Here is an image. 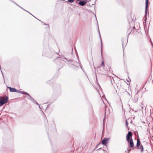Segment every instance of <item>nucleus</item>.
I'll return each mask as SVG.
<instances>
[{
  "label": "nucleus",
  "instance_id": "obj_4",
  "mask_svg": "<svg viewBox=\"0 0 153 153\" xmlns=\"http://www.w3.org/2000/svg\"><path fill=\"white\" fill-rule=\"evenodd\" d=\"M88 1L87 0H76V2L78 3L80 6H83L85 5Z\"/></svg>",
  "mask_w": 153,
  "mask_h": 153
},
{
  "label": "nucleus",
  "instance_id": "obj_2",
  "mask_svg": "<svg viewBox=\"0 0 153 153\" xmlns=\"http://www.w3.org/2000/svg\"><path fill=\"white\" fill-rule=\"evenodd\" d=\"M128 144L129 146L131 148H136L140 150L141 153H143L144 152V148L143 146L141 144L139 138L137 140V143L136 145L134 147V143L133 139L132 138L130 139Z\"/></svg>",
  "mask_w": 153,
  "mask_h": 153
},
{
  "label": "nucleus",
  "instance_id": "obj_29",
  "mask_svg": "<svg viewBox=\"0 0 153 153\" xmlns=\"http://www.w3.org/2000/svg\"><path fill=\"white\" fill-rule=\"evenodd\" d=\"M125 92L127 93L128 94H129V93L128 92L126 91H125Z\"/></svg>",
  "mask_w": 153,
  "mask_h": 153
},
{
  "label": "nucleus",
  "instance_id": "obj_15",
  "mask_svg": "<svg viewBox=\"0 0 153 153\" xmlns=\"http://www.w3.org/2000/svg\"><path fill=\"white\" fill-rule=\"evenodd\" d=\"M74 0H68V1L70 3H72L74 2Z\"/></svg>",
  "mask_w": 153,
  "mask_h": 153
},
{
  "label": "nucleus",
  "instance_id": "obj_39",
  "mask_svg": "<svg viewBox=\"0 0 153 153\" xmlns=\"http://www.w3.org/2000/svg\"><path fill=\"white\" fill-rule=\"evenodd\" d=\"M104 119H105L104 118V119H103V122H104Z\"/></svg>",
  "mask_w": 153,
  "mask_h": 153
},
{
  "label": "nucleus",
  "instance_id": "obj_37",
  "mask_svg": "<svg viewBox=\"0 0 153 153\" xmlns=\"http://www.w3.org/2000/svg\"><path fill=\"white\" fill-rule=\"evenodd\" d=\"M96 79H97V76H96Z\"/></svg>",
  "mask_w": 153,
  "mask_h": 153
},
{
  "label": "nucleus",
  "instance_id": "obj_25",
  "mask_svg": "<svg viewBox=\"0 0 153 153\" xmlns=\"http://www.w3.org/2000/svg\"><path fill=\"white\" fill-rule=\"evenodd\" d=\"M102 149V148H100L97 149V151H99L100 150V149Z\"/></svg>",
  "mask_w": 153,
  "mask_h": 153
},
{
  "label": "nucleus",
  "instance_id": "obj_5",
  "mask_svg": "<svg viewBox=\"0 0 153 153\" xmlns=\"http://www.w3.org/2000/svg\"><path fill=\"white\" fill-rule=\"evenodd\" d=\"M110 138L105 137L103 138L102 142V144L104 146H107V144L108 143V141Z\"/></svg>",
  "mask_w": 153,
  "mask_h": 153
},
{
  "label": "nucleus",
  "instance_id": "obj_17",
  "mask_svg": "<svg viewBox=\"0 0 153 153\" xmlns=\"http://www.w3.org/2000/svg\"><path fill=\"white\" fill-rule=\"evenodd\" d=\"M104 65V61H103L102 62L101 66H103Z\"/></svg>",
  "mask_w": 153,
  "mask_h": 153
},
{
  "label": "nucleus",
  "instance_id": "obj_19",
  "mask_svg": "<svg viewBox=\"0 0 153 153\" xmlns=\"http://www.w3.org/2000/svg\"><path fill=\"white\" fill-rule=\"evenodd\" d=\"M11 1L12 2H13V3H14V4H15L16 5H17V6H18L19 5L17 4V3H16V2H14L13 1Z\"/></svg>",
  "mask_w": 153,
  "mask_h": 153
},
{
  "label": "nucleus",
  "instance_id": "obj_21",
  "mask_svg": "<svg viewBox=\"0 0 153 153\" xmlns=\"http://www.w3.org/2000/svg\"><path fill=\"white\" fill-rule=\"evenodd\" d=\"M103 48H101V55H102V49Z\"/></svg>",
  "mask_w": 153,
  "mask_h": 153
},
{
  "label": "nucleus",
  "instance_id": "obj_16",
  "mask_svg": "<svg viewBox=\"0 0 153 153\" xmlns=\"http://www.w3.org/2000/svg\"><path fill=\"white\" fill-rule=\"evenodd\" d=\"M126 125L127 126H128V122L127 121V120H126Z\"/></svg>",
  "mask_w": 153,
  "mask_h": 153
},
{
  "label": "nucleus",
  "instance_id": "obj_33",
  "mask_svg": "<svg viewBox=\"0 0 153 153\" xmlns=\"http://www.w3.org/2000/svg\"><path fill=\"white\" fill-rule=\"evenodd\" d=\"M102 150H103V151L104 152L105 151V150L103 149H102Z\"/></svg>",
  "mask_w": 153,
  "mask_h": 153
},
{
  "label": "nucleus",
  "instance_id": "obj_32",
  "mask_svg": "<svg viewBox=\"0 0 153 153\" xmlns=\"http://www.w3.org/2000/svg\"><path fill=\"white\" fill-rule=\"evenodd\" d=\"M106 110H105V115L106 114Z\"/></svg>",
  "mask_w": 153,
  "mask_h": 153
},
{
  "label": "nucleus",
  "instance_id": "obj_27",
  "mask_svg": "<svg viewBox=\"0 0 153 153\" xmlns=\"http://www.w3.org/2000/svg\"><path fill=\"white\" fill-rule=\"evenodd\" d=\"M100 143H99L98 144L97 146H96V147H95V149L96 148L97 146H98L100 144Z\"/></svg>",
  "mask_w": 153,
  "mask_h": 153
},
{
  "label": "nucleus",
  "instance_id": "obj_1",
  "mask_svg": "<svg viewBox=\"0 0 153 153\" xmlns=\"http://www.w3.org/2000/svg\"><path fill=\"white\" fill-rule=\"evenodd\" d=\"M43 51L45 52V51L46 52H45L44 53H43V55L46 56L48 58H53L54 59L53 61H55L56 59L59 58L62 59V60L65 62V61L64 60V59H65L68 63H73L74 64H72V65L74 66V67H72V68L73 69H77L79 67L78 66H75V64L77 65L79 64V66L81 68L82 70L84 72V71L82 68V65L81 63L79 62L78 63L72 59L69 60H68L66 58L64 57L63 56H62L63 57H60V55H59V50H58V52H57L53 50V48H44ZM79 62H80V61L79 60Z\"/></svg>",
  "mask_w": 153,
  "mask_h": 153
},
{
  "label": "nucleus",
  "instance_id": "obj_22",
  "mask_svg": "<svg viewBox=\"0 0 153 153\" xmlns=\"http://www.w3.org/2000/svg\"><path fill=\"white\" fill-rule=\"evenodd\" d=\"M25 11L27 12V13H28L30 14L31 15H32L33 16V15H32L31 14L30 12H29L28 11H27V10H25Z\"/></svg>",
  "mask_w": 153,
  "mask_h": 153
},
{
  "label": "nucleus",
  "instance_id": "obj_28",
  "mask_svg": "<svg viewBox=\"0 0 153 153\" xmlns=\"http://www.w3.org/2000/svg\"><path fill=\"white\" fill-rule=\"evenodd\" d=\"M44 24H45V25H48V28H49V25H48V24H45V23H44Z\"/></svg>",
  "mask_w": 153,
  "mask_h": 153
},
{
  "label": "nucleus",
  "instance_id": "obj_42",
  "mask_svg": "<svg viewBox=\"0 0 153 153\" xmlns=\"http://www.w3.org/2000/svg\"><path fill=\"white\" fill-rule=\"evenodd\" d=\"M129 109H131V108H129Z\"/></svg>",
  "mask_w": 153,
  "mask_h": 153
},
{
  "label": "nucleus",
  "instance_id": "obj_43",
  "mask_svg": "<svg viewBox=\"0 0 153 153\" xmlns=\"http://www.w3.org/2000/svg\"><path fill=\"white\" fill-rule=\"evenodd\" d=\"M132 111H134V109H132Z\"/></svg>",
  "mask_w": 153,
  "mask_h": 153
},
{
  "label": "nucleus",
  "instance_id": "obj_18",
  "mask_svg": "<svg viewBox=\"0 0 153 153\" xmlns=\"http://www.w3.org/2000/svg\"><path fill=\"white\" fill-rule=\"evenodd\" d=\"M131 149L130 148H129L128 150V153H129L130 152V151H131Z\"/></svg>",
  "mask_w": 153,
  "mask_h": 153
},
{
  "label": "nucleus",
  "instance_id": "obj_38",
  "mask_svg": "<svg viewBox=\"0 0 153 153\" xmlns=\"http://www.w3.org/2000/svg\"><path fill=\"white\" fill-rule=\"evenodd\" d=\"M135 112H136L137 111H135Z\"/></svg>",
  "mask_w": 153,
  "mask_h": 153
},
{
  "label": "nucleus",
  "instance_id": "obj_11",
  "mask_svg": "<svg viewBox=\"0 0 153 153\" xmlns=\"http://www.w3.org/2000/svg\"><path fill=\"white\" fill-rule=\"evenodd\" d=\"M97 27H98V33H99V36H100V39H101V48H102V40H101V36H100V30H99V26H98V22H97Z\"/></svg>",
  "mask_w": 153,
  "mask_h": 153
},
{
  "label": "nucleus",
  "instance_id": "obj_40",
  "mask_svg": "<svg viewBox=\"0 0 153 153\" xmlns=\"http://www.w3.org/2000/svg\"><path fill=\"white\" fill-rule=\"evenodd\" d=\"M129 109H131V108H129Z\"/></svg>",
  "mask_w": 153,
  "mask_h": 153
},
{
  "label": "nucleus",
  "instance_id": "obj_20",
  "mask_svg": "<svg viewBox=\"0 0 153 153\" xmlns=\"http://www.w3.org/2000/svg\"><path fill=\"white\" fill-rule=\"evenodd\" d=\"M0 69L1 70V73L2 74V75L3 76V73L2 72V71L1 70V66L0 65Z\"/></svg>",
  "mask_w": 153,
  "mask_h": 153
},
{
  "label": "nucleus",
  "instance_id": "obj_23",
  "mask_svg": "<svg viewBox=\"0 0 153 153\" xmlns=\"http://www.w3.org/2000/svg\"><path fill=\"white\" fill-rule=\"evenodd\" d=\"M145 153H148V151L147 150H146L144 151Z\"/></svg>",
  "mask_w": 153,
  "mask_h": 153
},
{
  "label": "nucleus",
  "instance_id": "obj_10",
  "mask_svg": "<svg viewBox=\"0 0 153 153\" xmlns=\"http://www.w3.org/2000/svg\"><path fill=\"white\" fill-rule=\"evenodd\" d=\"M138 100V96L137 95H135L134 97V99H133V102L135 103H136L137 101Z\"/></svg>",
  "mask_w": 153,
  "mask_h": 153
},
{
  "label": "nucleus",
  "instance_id": "obj_13",
  "mask_svg": "<svg viewBox=\"0 0 153 153\" xmlns=\"http://www.w3.org/2000/svg\"><path fill=\"white\" fill-rule=\"evenodd\" d=\"M22 91H20L19 90H16V91H15V92H17L20 94H22Z\"/></svg>",
  "mask_w": 153,
  "mask_h": 153
},
{
  "label": "nucleus",
  "instance_id": "obj_44",
  "mask_svg": "<svg viewBox=\"0 0 153 153\" xmlns=\"http://www.w3.org/2000/svg\"><path fill=\"white\" fill-rule=\"evenodd\" d=\"M72 50L73 51V48H72Z\"/></svg>",
  "mask_w": 153,
  "mask_h": 153
},
{
  "label": "nucleus",
  "instance_id": "obj_31",
  "mask_svg": "<svg viewBox=\"0 0 153 153\" xmlns=\"http://www.w3.org/2000/svg\"><path fill=\"white\" fill-rule=\"evenodd\" d=\"M151 45L152 46L153 48V43L152 42H151Z\"/></svg>",
  "mask_w": 153,
  "mask_h": 153
},
{
  "label": "nucleus",
  "instance_id": "obj_26",
  "mask_svg": "<svg viewBox=\"0 0 153 153\" xmlns=\"http://www.w3.org/2000/svg\"><path fill=\"white\" fill-rule=\"evenodd\" d=\"M49 106H50V105H47V107L46 108V109H47V108H48L49 107Z\"/></svg>",
  "mask_w": 153,
  "mask_h": 153
},
{
  "label": "nucleus",
  "instance_id": "obj_3",
  "mask_svg": "<svg viewBox=\"0 0 153 153\" xmlns=\"http://www.w3.org/2000/svg\"><path fill=\"white\" fill-rule=\"evenodd\" d=\"M2 98H3V97H0V99H0V106L3 105L5 103L7 102L8 101V98L7 96H6V98L4 100L2 99Z\"/></svg>",
  "mask_w": 153,
  "mask_h": 153
},
{
  "label": "nucleus",
  "instance_id": "obj_12",
  "mask_svg": "<svg viewBox=\"0 0 153 153\" xmlns=\"http://www.w3.org/2000/svg\"><path fill=\"white\" fill-rule=\"evenodd\" d=\"M104 69L105 70L107 71H110L109 67L108 65H107V66H106L105 67H104Z\"/></svg>",
  "mask_w": 153,
  "mask_h": 153
},
{
  "label": "nucleus",
  "instance_id": "obj_6",
  "mask_svg": "<svg viewBox=\"0 0 153 153\" xmlns=\"http://www.w3.org/2000/svg\"><path fill=\"white\" fill-rule=\"evenodd\" d=\"M27 98L28 99L30 100L34 103L35 104L37 105H39V104L36 102V101L35 100L34 98H32L29 94V95H28L27 96Z\"/></svg>",
  "mask_w": 153,
  "mask_h": 153
},
{
  "label": "nucleus",
  "instance_id": "obj_36",
  "mask_svg": "<svg viewBox=\"0 0 153 153\" xmlns=\"http://www.w3.org/2000/svg\"><path fill=\"white\" fill-rule=\"evenodd\" d=\"M23 9V10H24L25 11V9H23H23Z\"/></svg>",
  "mask_w": 153,
  "mask_h": 153
},
{
  "label": "nucleus",
  "instance_id": "obj_8",
  "mask_svg": "<svg viewBox=\"0 0 153 153\" xmlns=\"http://www.w3.org/2000/svg\"><path fill=\"white\" fill-rule=\"evenodd\" d=\"M146 6L145 10V15L146 16L147 12V9L149 4V0H146Z\"/></svg>",
  "mask_w": 153,
  "mask_h": 153
},
{
  "label": "nucleus",
  "instance_id": "obj_41",
  "mask_svg": "<svg viewBox=\"0 0 153 153\" xmlns=\"http://www.w3.org/2000/svg\"><path fill=\"white\" fill-rule=\"evenodd\" d=\"M129 109H131V108H129Z\"/></svg>",
  "mask_w": 153,
  "mask_h": 153
},
{
  "label": "nucleus",
  "instance_id": "obj_35",
  "mask_svg": "<svg viewBox=\"0 0 153 153\" xmlns=\"http://www.w3.org/2000/svg\"><path fill=\"white\" fill-rule=\"evenodd\" d=\"M39 108H40V106L39 105Z\"/></svg>",
  "mask_w": 153,
  "mask_h": 153
},
{
  "label": "nucleus",
  "instance_id": "obj_30",
  "mask_svg": "<svg viewBox=\"0 0 153 153\" xmlns=\"http://www.w3.org/2000/svg\"><path fill=\"white\" fill-rule=\"evenodd\" d=\"M18 7H20V8H21V9H23V8H22V7H20L19 5L18 6Z\"/></svg>",
  "mask_w": 153,
  "mask_h": 153
},
{
  "label": "nucleus",
  "instance_id": "obj_14",
  "mask_svg": "<svg viewBox=\"0 0 153 153\" xmlns=\"http://www.w3.org/2000/svg\"><path fill=\"white\" fill-rule=\"evenodd\" d=\"M22 94H26L27 96L28 95H29V94L27 93V92H25V91H22Z\"/></svg>",
  "mask_w": 153,
  "mask_h": 153
},
{
  "label": "nucleus",
  "instance_id": "obj_7",
  "mask_svg": "<svg viewBox=\"0 0 153 153\" xmlns=\"http://www.w3.org/2000/svg\"><path fill=\"white\" fill-rule=\"evenodd\" d=\"M132 135V133L130 131H129L126 136V140L127 142H129L130 139V137H131Z\"/></svg>",
  "mask_w": 153,
  "mask_h": 153
},
{
  "label": "nucleus",
  "instance_id": "obj_45",
  "mask_svg": "<svg viewBox=\"0 0 153 153\" xmlns=\"http://www.w3.org/2000/svg\"><path fill=\"white\" fill-rule=\"evenodd\" d=\"M45 116V115L44 114Z\"/></svg>",
  "mask_w": 153,
  "mask_h": 153
},
{
  "label": "nucleus",
  "instance_id": "obj_24",
  "mask_svg": "<svg viewBox=\"0 0 153 153\" xmlns=\"http://www.w3.org/2000/svg\"><path fill=\"white\" fill-rule=\"evenodd\" d=\"M124 48H123V56L124 57Z\"/></svg>",
  "mask_w": 153,
  "mask_h": 153
},
{
  "label": "nucleus",
  "instance_id": "obj_9",
  "mask_svg": "<svg viewBox=\"0 0 153 153\" xmlns=\"http://www.w3.org/2000/svg\"><path fill=\"white\" fill-rule=\"evenodd\" d=\"M7 87L9 89L10 92H15L16 91V88H12L9 86H7Z\"/></svg>",
  "mask_w": 153,
  "mask_h": 153
},
{
  "label": "nucleus",
  "instance_id": "obj_34",
  "mask_svg": "<svg viewBox=\"0 0 153 153\" xmlns=\"http://www.w3.org/2000/svg\"><path fill=\"white\" fill-rule=\"evenodd\" d=\"M74 49V50H75V51H76V48H75Z\"/></svg>",
  "mask_w": 153,
  "mask_h": 153
}]
</instances>
